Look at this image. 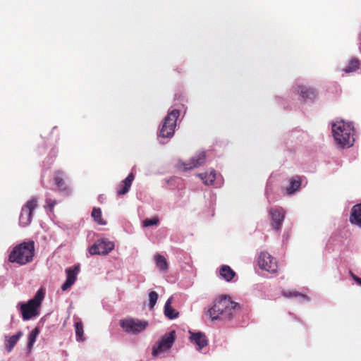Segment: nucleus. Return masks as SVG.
Returning a JSON list of instances; mask_svg holds the SVG:
<instances>
[{
  "mask_svg": "<svg viewBox=\"0 0 361 361\" xmlns=\"http://www.w3.org/2000/svg\"><path fill=\"white\" fill-rule=\"evenodd\" d=\"M157 267L161 271H166L168 270L169 265L166 259L161 255H157L154 257Z\"/></svg>",
  "mask_w": 361,
  "mask_h": 361,
  "instance_id": "nucleus-24",
  "label": "nucleus"
},
{
  "mask_svg": "<svg viewBox=\"0 0 361 361\" xmlns=\"http://www.w3.org/2000/svg\"><path fill=\"white\" fill-rule=\"evenodd\" d=\"M159 220L157 217H154L152 219H146L142 221V226L144 227L156 226L159 224Z\"/></svg>",
  "mask_w": 361,
  "mask_h": 361,
  "instance_id": "nucleus-29",
  "label": "nucleus"
},
{
  "mask_svg": "<svg viewBox=\"0 0 361 361\" xmlns=\"http://www.w3.org/2000/svg\"><path fill=\"white\" fill-rule=\"evenodd\" d=\"M44 290L40 288L36 293L33 298L28 300L26 303L21 304L20 311L23 320H29L39 314V308L44 298Z\"/></svg>",
  "mask_w": 361,
  "mask_h": 361,
  "instance_id": "nucleus-4",
  "label": "nucleus"
},
{
  "mask_svg": "<svg viewBox=\"0 0 361 361\" xmlns=\"http://www.w3.org/2000/svg\"><path fill=\"white\" fill-rule=\"evenodd\" d=\"M190 341L197 346V349L200 350L208 345V341L204 334L202 332L191 333L190 336Z\"/></svg>",
  "mask_w": 361,
  "mask_h": 361,
  "instance_id": "nucleus-15",
  "label": "nucleus"
},
{
  "mask_svg": "<svg viewBox=\"0 0 361 361\" xmlns=\"http://www.w3.org/2000/svg\"><path fill=\"white\" fill-rule=\"evenodd\" d=\"M258 264L262 269L268 272L274 273L277 270V262L268 252H262L258 258Z\"/></svg>",
  "mask_w": 361,
  "mask_h": 361,
  "instance_id": "nucleus-10",
  "label": "nucleus"
},
{
  "mask_svg": "<svg viewBox=\"0 0 361 361\" xmlns=\"http://www.w3.org/2000/svg\"><path fill=\"white\" fill-rule=\"evenodd\" d=\"M334 137L338 145L342 147H350L354 142V128L350 123L343 121L332 125Z\"/></svg>",
  "mask_w": 361,
  "mask_h": 361,
  "instance_id": "nucleus-3",
  "label": "nucleus"
},
{
  "mask_svg": "<svg viewBox=\"0 0 361 361\" xmlns=\"http://www.w3.org/2000/svg\"><path fill=\"white\" fill-rule=\"evenodd\" d=\"M350 221L351 224L361 228V202L353 207L350 216Z\"/></svg>",
  "mask_w": 361,
  "mask_h": 361,
  "instance_id": "nucleus-18",
  "label": "nucleus"
},
{
  "mask_svg": "<svg viewBox=\"0 0 361 361\" xmlns=\"http://www.w3.org/2000/svg\"><path fill=\"white\" fill-rule=\"evenodd\" d=\"M56 204V201L51 198H47L45 208H48L50 212H53L54 206Z\"/></svg>",
  "mask_w": 361,
  "mask_h": 361,
  "instance_id": "nucleus-31",
  "label": "nucleus"
},
{
  "mask_svg": "<svg viewBox=\"0 0 361 361\" xmlns=\"http://www.w3.org/2000/svg\"><path fill=\"white\" fill-rule=\"evenodd\" d=\"M23 332L18 331L16 334L13 335L11 336H5V348L8 352H11L13 349L14 346L18 341V340L22 337Z\"/></svg>",
  "mask_w": 361,
  "mask_h": 361,
  "instance_id": "nucleus-19",
  "label": "nucleus"
},
{
  "mask_svg": "<svg viewBox=\"0 0 361 361\" xmlns=\"http://www.w3.org/2000/svg\"><path fill=\"white\" fill-rule=\"evenodd\" d=\"M360 60L355 56H352L348 59L346 65L341 68V71L344 73H355L360 69Z\"/></svg>",
  "mask_w": 361,
  "mask_h": 361,
  "instance_id": "nucleus-16",
  "label": "nucleus"
},
{
  "mask_svg": "<svg viewBox=\"0 0 361 361\" xmlns=\"http://www.w3.org/2000/svg\"><path fill=\"white\" fill-rule=\"evenodd\" d=\"M180 116V111L173 109L169 111L164 118L159 130V136L162 137H171L173 135L176 126V121Z\"/></svg>",
  "mask_w": 361,
  "mask_h": 361,
  "instance_id": "nucleus-5",
  "label": "nucleus"
},
{
  "mask_svg": "<svg viewBox=\"0 0 361 361\" xmlns=\"http://www.w3.org/2000/svg\"><path fill=\"white\" fill-rule=\"evenodd\" d=\"M80 271V266L76 265L73 267H71L66 269V272L67 275V279L66 282L62 285L61 289L63 290H66L70 288L76 280V276Z\"/></svg>",
  "mask_w": 361,
  "mask_h": 361,
  "instance_id": "nucleus-14",
  "label": "nucleus"
},
{
  "mask_svg": "<svg viewBox=\"0 0 361 361\" xmlns=\"http://www.w3.org/2000/svg\"><path fill=\"white\" fill-rule=\"evenodd\" d=\"M283 296L286 297V298H290V297H301V298H307V296L303 295V294H301V293H299L296 291H285L283 293Z\"/></svg>",
  "mask_w": 361,
  "mask_h": 361,
  "instance_id": "nucleus-30",
  "label": "nucleus"
},
{
  "mask_svg": "<svg viewBox=\"0 0 361 361\" xmlns=\"http://www.w3.org/2000/svg\"><path fill=\"white\" fill-rule=\"evenodd\" d=\"M37 206V200L32 197L23 207L20 214L19 221L22 226H28L32 221V212Z\"/></svg>",
  "mask_w": 361,
  "mask_h": 361,
  "instance_id": "nucleus-7",
  "label": "nucleus"
},
{
  "mask_svg": "<svg viewBox=\"0 0 361 361\" xmlns=\"http://www.w3.org/2000/svg\"><path fill=\"white\" fill-rule=\"evenodd\" d=\"M75 336L78 341H83L85 340L83 335V325L82 323L79 322L75 324Z\"/></svg>",
  "mask_w": 361,
  "mask_h": 361,
  "instance_id": "nucleus-27",
  "label": "nucleus"
},
{
  "mask_svg": "<svg viewBox=\"0 0 361 361\" xmlns=\"http://www.w3.org/2000/svg\"><path fill=\"white\" fill-rule=\"evenodd\" d=\"M158 299V294L155 291H152L149 294V306L151 310L154 309Z\"/></svg>",
  "mask_w": 361,
  "mask_h": 361,
  "instance_id": "nucleus-28",
  "label": "nucleus"
},
{
  "mask_svg": "<svg viewBox=\"0 0 361 361\" xmlns=\"http://www.w3.org/2000/svg\"><path fill=\"white\" fill-rule=\"evenodd\" d=\"M35 256V242L28 240L16 245L8 255V261L19 265L31 262Z\"/></svg>",
  "mask_w": 361,
  "mask_h": 361,
  "instance_id": "nucleus-2",
  "label": "nucleus"
},
{
  "mask_svg": "<svg viewBox=\"0 0 361 361\" xmlns=\"http://www.w3.org/2000/svg\"><path fill=\"white\" fill-rule=\"evenodd\" d=\"M114 248L113 242L101 239L96 241L90 248L89 252L90 255H106Z\"/></svg>",
  "mask_w": 361,
  "mask_h": 361,
  "instance_id": "nucleus-9",
  "label": "nucleus"
},
{
  "mask_svg": "<svg viewBox=\"0 0 361 361\" xmlns=\"http://www.w3.org/2000/svg\"><path fill=\"white\" fill-rule=\"evenodd\" d=\"M92 216L94 221L99 225H106V222L102 217V211L100 208H93L92 212Z\"/></svg>",
  "mask_w": 361,
  "mask_h": 361,
  "instance_id": "nucleus-25",
  "label": "nucleus"
},
{
  "mask_svg": "<svg viewBox=\"0 0 361 361\" xmlns=\"http://www.w3.org/2000/svg\"><path fill=\"white\" fill-rule=\"evenodd\" d=\"M351 276L359 285L361 286V278L355 276L354 274L351 273Z\"/></svg>",
  "mask_w": 361,
  "mask_h": 361,
  "instance_id": "nucleus-32",
  "label": "nucleus"
},
{
  "mask_svg": "<svg viewBox=\"0 0 361 361\" xmlns=\"http://www.w3.org/2000/svg\"><path fill=\"white\" fill-rule=\"evenodd\" d=\"M120 324L126 332L136 334L143 331L148 326V322L138 319L129 318L121 319Z\"/></svg>",
  "mask_w": 361,
  "mask_h": 361,
  "instance_id": "nucleus-6",
  "label": "nucleus"
},
{
  "mask_svg": "<svg viewBox=\"0 0 361 361\" xmlns=\"http://www.w3.org/2000/svg\"><path fill=\"white\" fill-rule=\"evenodd\" d=\"M39 334V329L37 327H35L29 334L28 336V342H27V348L29 350H31L35 342L36 341V338Z\"/></svg>",
  "mask_w": 361,
  "mask_h": 361,
  "instance_id": "nucleus-26",
  "label": "nucleus"
},
{
  "mask_svg": "<svg viewBox=\"0 0 361 361\" xmlns=\"http://www.w3.org/2000/svg\"><path fill=\"white\" fill-rule=\"evenodd\" d=\"M309 93L313 94L314 92H305V91L300 92V97L302 98H303L304 99H305L308 97Z\"/></svg>",
  "mask_w": 361,
  "mask_h": 361,
  "instance_id": "nucleus-33",
  "label": "nucleus"
},
{
  "mask_svg": "<svg viewBox=\"0 0 361 361\" xmlns=\"http://www.w3.org/2000/svg\"><path fill=\"white\" fill-rule=\"evenodd\" d=\"M271 216V225L276 231L281 229L284 219L285 212L281 207L271 208L269 211Z\"/></svg>",
  "mask_w": 361,
  "mask_h": 361,
  "instance_id": "nucleus-12",
  "label": "nucleus"
},
{
  "mask_svg": "<svg viewBox=\"0 0 361 361\" xmlns=\"http://www.w3.org/2000/svg\"><path fill=\"white\" fill-rule=\"evenodd\" d=\"M175 341V331H172L164 335L161 339L154 345L152 355L157 357L160 353L170 349Z\"/></svg>",
  "mask_w": 361,
  "mask_h": 361,
  "instance_id": "nucleus-8",
  "label": "nucleus"
},
{
  "mask_svg": "<svg viewBox=\"0 0 361 361\" xmlns=\"http://www.w3.org/2000/svg\"><path fill=\"white\" fill-rule=\"evenodd\" d=\"M206 161L205 152H200L190 159L188 163L178 161L177 166L183 171L193 169L204 164Z\"/></svg>",
  "mask_w": 361,
  "mask_h": 361,
  "instance_id": "nucleus-11",
  "label": "nucleus"
},
{
  "mask_svg": "<svg viewBox=\"0 0 361 361\" xmlns=\"http://www.w3.org/2000/svg\"><path fill=\"white\" fill-rule=\"evenodd\" d=\"M135 178V176L133 173H130L126 178L121 183L120 185H118L117 188V194L118 195H123L126 194L132 185V183Z\"/></svg>",
  "mask_w": 361,
  "mask_h": 361,
  "instance_id": "nucleus-17",
  "label": "nucleus"
},
{
  "mask_svg": "<svg viewBox=\"0 0 361 361\" xmlns=\"http://www.w3.org/2000/svg\"><path fill=\"white\" fill-rule=\"evenodd\" d=\"M172 297L169 298L164 305V314L169 319H173L178 317L179 312L171 307Z\"/></svg>",
  "mask_w": 361,
  "mask_h": 361,
  "instance_id": "nucleus-20",
  "label": "nucleus"
},
{
  "mask_svg": "<svg viewBox=\"0 0 361 361\" xmlns=\"http://www.w3.org/2000/svg\"><path fill=\"white\" fill-rule=\"evenodd\" d=\"M240 308V305L233 301L230 297L221 295L214 301L213 305L207 312L212 321L229 322L235 316Z\"/></svg>",
  "mask_w": 361,
  "mask_h": 361,
  "instance_id": "nucleus-1",
  "label": "nucleus"
},
{
  "mask_svg": "<svg viewBox=\"0 0 361 361\" xmlns=\"http://www.w3.org/2000/svg\"><path fill=\"white\" fill-rule=\"evenodd\" d=\"M63 177V172L61 171H57L54 173V180L60 192H63L66 195H69L71 193V190L66 183Z\"/></svg>",
  "mask_w": 361,
  "mask_h": 361,
  "instance_id": "nucleus-13",
  "label": "nucleus"
},
{
  "mask_svg": "<svg viewBox=\"0 0 361 361\" xmlns=\"http://www.w3.org/2000/svg\"><path fill=\"white\" fill-rule=\"evenodd\" d=\"M221 278L226 281H231L235 276V272L228 265H223L219 271Z\"/></svg>",
  "mask_w": 361,
  "mask_h": 361,
  "instance_id": "nucleus-22",
  "label": "nucleus"
},
{
  "mask_svg": "<svg viewBox=\"0 0 361 361\" xmlns=\"http://www.w3.org/2000/svg\"><path fill=\"white\" fill-rule=\"evenodd\" d=\"M289 181L290 186L287 188L286 191L288 194L291 195L300 189L302 181L300 177L298 176L290 178Z\"/></svg>",
  "mask_w": 361,
  "mask_h": 361,
  "instance_id": "nucleus-21",
  "label": "nucleus"
},
{
  "mask_svg": "<svg viewBox=\"0 0 361 361\" xmlns=\"http://www.w3.org/2000/svg\"><path fill=\"white\" fill-rule=\"evenodd\" d=\"M198 176L205 185H212L216 179V172L213 169L209 173H200Z\"/></svg>",
  "mask_w": 361,
  "mask_h": 361,
  "instance_id": "nucleus-23",
  "label": "nucleus"
}]
</instances>
